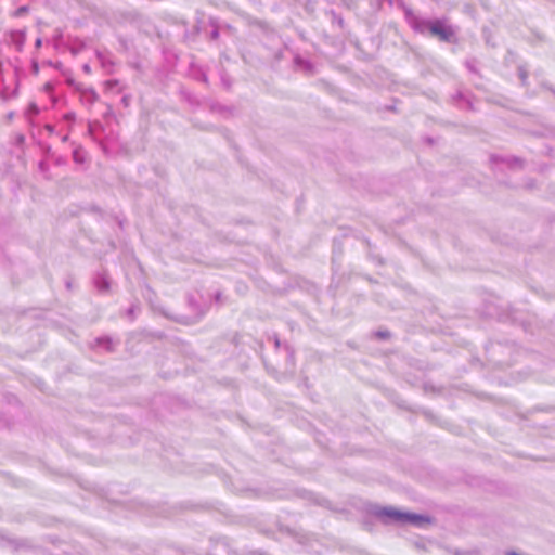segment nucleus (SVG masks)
I'll return each instance as SVG.
<instances>
[{"instance_id":"f03ea898","label":"nucleus","mask_w":555,"mask_h":555,"mask_svg":"<svg viewBox=\"0 0 555 555\" xmlns=\"http://www.w3.org/2000/svg\"><path fill=\"white\" fill-rule=\"evenodd\" d=\"M429 31L442 41H449L453 36V31L439 21H435L429 25Z\"/></svg>"},{"instance_id":"f257e3e1","label":"nucleus","mask_w":555,"mask_h":555,"mask_svg":"<svg viewBox=\"0 0 555 555\" xmlns=\"http://www.w3.org/2000/svg\"><path fill=\"white\" fill-rule=\"evenodd\" d=\"M380 515L397 522H408L415 526H423L431 522L430 518L427 516L413 513H404L393 507L383 508L380 511Z\"/></svg>"}]
</instances>
